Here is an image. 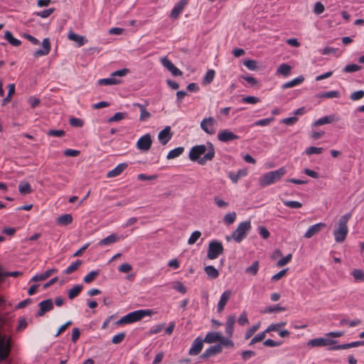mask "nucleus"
Here are the masks:
<instances>
[{
    "instance_id": "34",
    "label": "nucleus",
    "mask_w": 364,
    "mask_h": 364,
    "mask_svg": "<svg viewBox=\"0 0 364 364\" xmlns=\"http://www.w3.org/2000/svg\"><path fill=\"white\" fill-rule=\"evenodd\" d=\"M18 191L21 195H26L32 193L33 190L28 182H21L18 185Z\"/></svg>"
},
{
    "instance_id": "20",
    "label": "nucleus",
    "mask_w": 364,
    "mask_h": 364,
    "mask_svg": "<svg viewBox=\"0 0 364 364\" xmlns=\"http://www.w3.org/2000/svg\"><path fill=\"white\" fill-rule=\"evenodd\" d=\"M348 234V228H338L335 229L333 231V235L335 240L337 242H343Z\"/></svg>"
},
{
    "instance_id": "39",
    "label": "nucleus",
    "mask_w": 364,
    "mask_h": 364,
    "mask_svg": "<svg viewBox=\"0 0 364 364\" xmlns=\"http://www.w3.org/2000/svg\"><path fill=\"white\" fill-rule=\"evenodd\" d=\"M82 264V261L77 259L75 262L69 265L64 271L65 274H70L77 270L78 267Z\"/></svg>"
},
{
    "instance_id": "30",
    "label": "nucleus",
    "mask_w": 364,
    "mask_h": 364,
    "mask_svg": "<svg viewBox=\"0 0 364 364\" xmlns=\"http://www.w3.org/2000/svg\"><path fill=\"white\" fill-rule=\"evenodd\" d=\"M204 271L208 277L210 279H216L219 275L218 269L212 265L206 266L204 268Z\"/></svg>"
},
{
    "instance_id": "28",
    "label": "nucleus",
    "mask_w": 364,
    "mask_h": 364,
    "mask_svg": "<svg viewBox=\"0 0 364 364\" xmlns=\"http://www.w3.org/2000/svg\"><path fill=\"white\" fill-rule=\"evenodd\" d=\"M247 174V169H240L237 173L229 172L228 177L232 181V183H237L238 180L241 177H244Z\"/></svg>"
},
{
    "instance_id": "45",
    "label": "nucleus",
    "mask_w": 364,
    "mask_h": 364,
    "mask_svg": "<svg viewBox=\"0 0 364 364\" xmlns=\"http://www.w3.org/2000/svg\"><path fill=\"white\" fill-rule=\"evenodd\" d=\"M236 217L237 215L235 212L229 213L224 216L223 221L227 225H231L235 222Z\"/></svg>"
},
{
    "instance_id": "63",
    "label": "nucleus",
    "mask_w": 364,
    "mask_h": 364,
    "mask_svg": "<svg viewBox=\"0 0 364 364\" xmlns=\"http://www.w3.org/2000/svg\"><path fill=\"white\" fill-rule=\"evenodd\" d=\"M242 101L248 104H256L259 102V99L254 96H247L244 97Z\"/></svg>"
},
{
    "instance_id": "42",
    "label": "nucleus",
    "mask_w": 364,
    "mask_h": 364,
    "mask_svg": "<svg viewBox=\"0 0 364 364\" xmlns=\"http://www.w3.org/2000/svg\"><path fill=\"white\" fill-rule=\"evenodd\" d=\"M362 69V67L360 65H358L356 64H349L346 65L343 69V72L346 73H354L359 71Z\"/></svg>"
},
{
    "instance_id": "46",
    "label": "nucleus",
    "mask_w": 364,
    "mask_h": 364,
    "mask_svg": "<svg viewBox=\"0 0 364 364\" xmlns=\"http://www.w3.org/2000/svg\"><path fill=\"white\" fill-rule=\"evenodd\" d=\"M323 150V149L322 147L309 146L306 149L305 154L306 155L320 154L322 153Z\"/></svg>"
},
{
    "instance_id": "50",
    "label": "nucleus",
    "mask_w": 364,
    "mask_h": 364,
    "mask_svg": "<svg viewBox=\"0 0 364 364\" xmlns=\"http://www.w3.org/2000/svg\"><path fill=\"white\" fill-rule=\"evenodd\" d=\"M218 345H221L222 348H223V346H228V347H230V348H233L234 347V343H233L232 341L229 339L228 338L224 337L223 336V334H221V338H220V340H219V344Z\"/></svg>"
},
{
    "instance_id": "24",
    "label": "nucleus",
    "mask_w": 364,
    "mask_h": 364,
    "mask_svg": "<svg viewBox=\"0 0 364 364\" xmlns=\"http://www.w3.org/2000/svg\"><path fill=\"white\" fill-rule=\"evenodd\" d=\"M68 38L70 41L76 42L78 46H82L87 42V40L84 36L78 35L73 31L69 32Z\"/></svg>"
},
{
    "instance_id": "27",
    "label": "nucleus",
    "mask_w": 364,
    "mask_h": 364,
    "mask_svg": "<svg viewBox=\"0 0 364 364\" xmlns=\"http://www.w3.org/2000/svg\"><path fill=\"white\" fill-rule=\"evenodd\" d=\"M304 81V77L302 75H299L297 77L284 83L282 85V89L285 90L297 86L301 84Z\"/></svg>"
},
{
    "instance_id": "40",
    "label": "nucleus",
    "mask_w": 364,
    "mask_h": 364,
    "mask_svg": "<svg viewBox=\"0 0 364 364\" xmlns=\"http://www.w3.org/2000/svg\"><path fill=\"white\" fill-rule=\"evenodd\" d=\"M286 310L285 307L281 306L279 304H277L274 306H267L264 309L263 311V313L266 314H272L274 312H279V311H284Z\"/></svg>"
},
{
    "instance_id": "41",
    "label": "nucleus",
    "mask_w": 364,
    "mask_h": 364,
    "mask_svg": "<svg viewBox=\"0 0 364 364\" xmlns=\"http://www.w3.org/2000/svg\"><path fill=\"white\" fill-rule=\"evenodd\" d=\"M351 218V213H348L342 215L338 220V228H348L347 223Z\"/></svg>"
},
{
    "instance_id": "61",
    "label": "nucleus",
    "mask_w": 364,
    "mask_h": 364,
    "mask_svg": "<svg viewBox=\"0 0 364 364\" xmlns=\"http://www.w3.org/2000/svg\"><path fill=\"white\" fill-rule=\"evenodd\" d=\"M173 288L182 294H185L187 291L186 287L181 282H175Z\"/></svg>"
},
{
    "instance_id": "29",
    "label": "nucleus",
    "mask_w": 364,
    "mask_h": 364,
    "mask_svg": "<svg viewBox=\"0 0 364 364\" xmlns=\"http://www.w3.org/2000/svg\"><path fill=\"white\" fill-rule=\"evenodd\" d=\"M336 120L337 119H336V117L335 115L330 114V115H327V116L323 117L317 119L314 122V125L315 126H321V125L332 123Z\"/></svg>"
},
{
    "instance_id": "51",
    "label": "nucleus",
    "mask_w": 364,
    "mask_h": 364,
    "mask_svg": "<svg viewBox=\"0 0 364 364\" xmlns=\"http://www.w3.org/2000/svg\"><path fill=\"white\" fill-rule=\"evenodd\" d=\"M259 326L260 324L259 323H258L255 325H253L250 328L247 329V331L245 332V338L249 339L250 338H251L253 336V334L258 330Z\"/></svg>"
},
{
    "instance_id": "35",
    "label": "nucleus",
    "mask_w": 364,
    "mask_h": 364,
    "mask_svg": "<svg viewBox=\"0 0 364 364\" xmlns=\"http://www.w3.org/2000/svg\"><path fill=\"white\" fill-rule=\"evenodd\" d=\"M83 287L82 284L75 285L72 289L68 291V298L70 299H73L76 297L82 291Z\"/></svg>"
},
{
    "instance_id": "10",
    "label": "nucleus",
    "mask_w": 364,
    "mask_h": 364,
    "mask_svg": "<svg viewBox=\"0 0 364 364\" xmlns=\"http://www.w3.org/2000/svg\"><path fill=\"white\" fill-rule=\"evenodd\" d=\"M215 120L212 117H209L204 119L201 122L200 127L208 134L212 135L215 132Z\"/></svg>"
},
{
    "instance_id": "23",
    "label": "nucleus",
    "mask_w": 364,
    "mask_h": 364,
    "mask_svg": "<svg viewBox=\"0 0 364 364\" xmlns=\"http://www.w3.org/2000/svg\"><path fill=\"white\" fill-rule=\"evenodd\" d=\"M58 269L56 268H53L46 270L44 273L41 274H36L31 278V281L37 282L39 281H44L49 277H50L53 274L56 273Z\"/></svg>"
},
{
    "instance_id": "48",
    "label": "nucleus",
    "mask_w": 364,
    "mask_h": 364,
    "mask_svg": "<svg viewBox=\"0 0 364 364\" xmlns=\"http://www.w3.org/2000/svg\"><path fill=\"white\" fill-rule=\"evenodd\" d=\"M215 74L213 70H208L203 77V82L204 84H210L213 80Z\"/></svg>"
},
{
    "instance_id": "13",
    "label": "nucleus",
    "mask_w": 364,
    "mask_h": 364,
    "mask_svg": "<svg viewBox=\"0 0 364 364\" xmlns=\"http://www.w3.org/2000/svg\"><path fill=\"white\" fill-rule=\"evenodd\" d=\"M188 0H180L177 2L171 10L169 16L172 18H177L186 6L188 4Z\"/></svg>"
},
{
    "instance_id": "19",
    "label": "nucleus",
    "mask_w": 364,
    "mask_h": 364,
    "mask_svg": "<svg viewBox=\"0 0 364 364\" xmlns=\"http://www.w3.org/2000/svg\"><path fill=\"white\" fill-rule=\"evenodd\" d=\"M326 224L323 223H318L313 225L306 230L304 237L308 239L311 238L314 235L317 234L321 230V228H324Z\"/></svg>"
},
{
    "instance_id": "47",
    "label": "nucleus",
    "mask_w": 364,
    "mask_h": 364,
    "mask_svg": "<svg viewBox=\"0 0 364 364\" xmlns=\"http://www.w3.org/2000/svg\"><path fill=\"white\" fill-rule=\"evenodd\" d=\"M267 332H265V330L263 332H261L258 334H257L255 336H254L252 340L250 341L249 346H252L256 343L260 342L263 341L266 336V333Z\"/></svg>"
},
{
    "instance_id": "11",
    "label": "nucleus",
    "mask_w": 364,
    "mask_h": 364,
    "mask_svg": "<svg viewBox=\"0 0 364 364\" xmlns=\"http://www.w3.org/2000/svg\"><path fill=\"white\" fill-rule=\"evenodd\" d=\"M160 62L162 65L171 72L173 76H179L183 74V73L177 68L167 57L161 58Z\"/></svg>"
},
{
    "instance_id": "8",
    "label": "nucleus",
    "mask_w": 364,
    "mask_h": 364,
    "mask_svg": "<svg viewBox=\"0 0 364 364\" xmlns=\"http://www.w3.org/2000/svg\"><path fill=\"white\" fill-rule=\"evenodd\" d=\"M337 343L336 340H333L327 338H316L309 341L307 346L311 347H324L329 346H334Z\"/></svg>"
},
{
    "instance_id": "38",
    "label": "nucleus",
    "mask_w": 364,
    "mask_h": 364,
    "mask_svg": "<svg viewBox=\"0 0 364 364\" xmlns=\"http://www.w3.org/2000/svg\"><path fill=\"white\" fill-rule=\"evenodd\" d=\"M4 38L8 41V42L14 46H18L21 45V41L15 38L12 33L7 31L5 32Z\"/></svg>"
},
{
    "instance_id": "55",
    "label": "nucleus",
    "mask_w": 364,
    "mask_h": 364,
    "mask_svg": "<svg viewBox=\"0 0 364 364\" xmlns=\"http://www.w3.org/2000/svg\"><path fill=\"white\" fill-rule=\"evenodd\" d=\"M352 274L357 281H364V271L360 269H355L353 271Z\"/></svg>"
},
{
    "instance_id": "53",
    "label": "nucleus",
    "mask_w": 364,
    "mask_h": 364,
    "mask_svg": "<svg viewBox=\"0 0 364 364\" xmlns=\"http://www.w3.org/2000/svg\"><path fill=\"white\" fill-rule=\"evenodd\" d=\"M201 236V232L198 230H196L192 232L190 237L188 238V245H193L199 239Z\"/></svg>"
},
{
    "instance_id": "44",
    "label": "nucleus",
    "mask_w": 364,
    "mask_h": 364,
    "mask_svg": "<svg viewBox=\"0 0 364 364\" xmlns=\"http://www.w3.org/2000/svg\"><path fill=\"white\" fill-rule=\"evenodd\" d=\"M100 274L99 270L92 271L88 273L83 279L85 283L89 284L91 283L94 279Z\"/></svg>"
},
{
    "instance_id": "14",
    "label": "nucleus",
    "mask_w": 364,
    "mask_h": 364,
    "mask_svg": "<svg viewBox=\"0 0 364 364\" xmlns=\"http://www.w3.org/2000/svg\"><path fill=\"white\" fill-rule=\"evenodd\" d=\"M223 348L221 345L210 346L208 348L200 355V358L202 359H207L210 357L214 356L222 352Z\"/></svg>"
},
{
    "instance_id": "1",
    "label": "nucleus",
    "mask_w": 364,
    "mask_h": 364,
    "mask_svg": "<svg viewBox=\"0 0 364 364\" xmlns=\"http://www.w3.org/2000/svg\"><path fill=\"white\" fill-rule=\"evenodd\" d=\"M205 145H196L191 148L189 152V159L192 161H198L199 164L204 165L207 161H211L215 156V150L210 143Z\"/></svg>"
},
{
    "instance_id": "6",
    "label": "nucleus",
    "mask_w": 364,
    "mask_h": 364,
    "mask_svg": "<svg viewBox=\"0 0 364 364\" xmlns=\"http://www.w3.org/2000/svg\"><path fill=\"white\" fill-rule=\"evenodd\" d=\"M224 248L221 242L212 240L208 245L207 257L210 259H215L223 253Z\"/></svg>"
},
{
    "instance_id": "54",
    "label": "nucleus",
    "mask_w": 364,
    "mask_h": 364,
    "mask_svg": "<svg viewBox=\"0 0 364 364\" xmlns=\"http://www.w3.org/2000/svg\"><path fill=\"white\" fill-rule=\"evenodd\" d=\"M136 105L140 108V120L147 119L150 117V113L146 110L143 105L140 104H136Z\"/></svg>"
},
{
    "instance_id": "57",
    "label": "nucleus",
    "mask_w": 364,
    "mask_h": 364,
    "mask_svg": "<svg viewBox=\"0 0 364 364\" xmlns=\"http://www.w3.org/2000/svg\"><path fill=\"white\" fill-rule=\"evenodd\" d=\"M126 336V333L124 332L119 333L114 336H113L112 339V342L114 344H119L123 341Z\"/></svg>"
},
{
    "instance_id": "32",
    "label": "nucleus",
    "mask_w": 364,
    "mask_h": 364,
    "mask_svg": "<svg viewBox=\"0 0 364 364\" xmlns=\"http://www.w3.org/2000/svg\"><path fill=\"white\" fill-rule=\"evenodd\" d=\"M341 95L338 91L331 90L326 92H321L316 95L319 98H338Z\"/></svg>"
},
{
    "instance_id": "21",
    "label": "nucleus",
    "mask_w": 364,
    "mask_h": 364,
    "mask_svg": "<svg viewBox=\"0 0 364 364\" xmlns=\"http://www.w3.org/2000/svg\"><path fill=\"white\" fill-rule=\"evenodd\" d=\"M128 166L127 163L118 164L114 168L109 171L107 173V178H113L120 175Z\"/></svg>"
},
{
    "instance_id": "59",
    "label": "nucleus",
    "mask_w": 364,
    "mask_h": 364,
    "mask_svg": "<svg viewBox=\"0 0 364 364\" xmlns=\"http://www.w3.org/2000/svg\"><path fill=\"white\" fill-rule=\"evenodd\" d=\"M364 97V91L358 90L354 92H352L350 95V99L353 101H357L362 99Z\"/></svg>"
},
{
    "instance_id": "12",
    "label": "nucleus",
    "mask_w": 364,
    "mask_h": 364,
    "mask_svg": "<svg viewBox=\"0 0 364 364\" xmlns=\"http://www.w3.org/2000/svg\"><path fill=\"white\" fill-rule=\"evenodd\" d=\"M204 343L205 342L201 337H200V336L197 337L193 341L192 346H191V348L189 349L188 354L190 355H198L203 349Z\"/></svg>"
},
{
    "instance_id": "9",
    "label": "nucleus",
    "mask_w": 364,
    "mask_h": 364,
    "mask_svg": "<svg viewBox=\"0 0 364 364\" xmlns=\"http://www.w3.org/2000/svg\"><path fill=\"white\" fill-rule=\"evenodd\" d=\"M39 311L36 313V316H43L46 313L52 311L54 309V304L51 299H48L41 301L38 304Z\"/></svg>"
},
{
    "instance_id": "33",
    "label": "nucleus",
    "mask_w": 364,
    "mask_h": 364,
    "mask_svg": "<svg viewBox=\"0 0 364 364\" xmlns=\"http://www.w3.org/2000/svg\"><path fill=\"white\" fill-rule=\"evenodd\" d=\"M119 239V237L117 235L112 234V235L106 237L105 238L101 240L99 242V245H102V246L108 245L109 244L117 242Z\"/></svg>"
},
{
    "instance_id": "18",
    "label": "nucleus",
    "mask_w": 364,
    "mask_h": 364,
    "mask_svg": "<svg viewBox=\"0 0 364 364\" xmlns=\"http://www.w3.org/2000/svg\"><path fill=\"white\" fill-rule=\"evenodd\" d=\"M231 295L232 292L230 290H226L222 294L218 304V312L220 313L224 310V308L228 300L230 299Z\"/></svg>"
},
{
    "instance_id": "37",
    "label": "nucleus",
    "mask_w": 364,
    "mask_h": 364,
    "mask_svg": "<svg viewBox=\"0 0 364 364\" xmlns=\"http://www.w3.org/2000/svg\"><path fill=\"white\" fill-rule=\"evenodd\" d=\"M291 70V67L289 65L282 63L277 68V73L287 77L289 75Z\"/></svg>"
},
{
    "instance_id": "49",
    "label": "nucleus",
    "mask_w": 364,
    "mask_h": 364,
    "mask_svg": "<svg viewBox=\"0 0 364 364\" xmlns=\"http://www.w3.org/2000/svg\"><path fill=\"white\" fill-rule=\"evenodd\" d=\"M283 203L285 206L290 208L298 209L302 207V204L299 201L283 200Z\"/></svg>"
},
{
    "instance_id": "26",
    "label": "nucleus",
    "mask_w": 364,
    "mask_h": 364,
    "mask_svg": "<svg viewBox=\"0 0 364 364\" xmlns=\"http://www.w3.org/2000/svg\"><path fill=\"white\" fill-rule=\"evenodd\" d=\"M151 138H139L136 146L140 150L148 151L151 148Z\"/></svg>"
},
{
    "instance_id": "2",
    "label": "nucleus",
    "mask_w": 364,
    "mask_h": 364,
    "mask_svg": "<svg viewBox=\"0 0 364 364\" xmlns=\"http://www.w3.org/2000/svg\"><path fill=\"white\" fill-rule=\"evenodd\" d=\"M286 173L287 169L285 167H281L277 170L267 172L259 178V185L262 188L270 186L280 181Z\"/></svg>"
},
{
    "instance_id": "7",
    "label": "nucleus",
    "mask_w": 364,
    "mask_h": 364,
    "mask_svg": "<svg viewBox=\"0 0 364 364\" xmlns=\"http://www.w3.org/2000/svg\"><path fill=\"white\" fill-rule=\"evenodd\" d=\"M11 350V339L7 338L0 343V363L8 359Z\"/></svg>"
},
{
    "instance_id": "25",
    "label": "nucleus",
    "mask_w": 364,
    "mask_h": 364,
    "mask_svg": "<svg viewBox=\"0 0 364 364\" xmlns=\"http://www.w3.org/2000/svg\"><path fill=\"white\" fill-rule=\"evenodd\" d=\"M221 334L222 333L220 332H208L206 334L205 337L203 339L204 342L207 343H213L215 342H219L220 338H221Z\"/></svg>"
},
{
    "instance_id": "64",
    "label": "nucleus",
    "mask_w": 364,
    "mask_h": 364,
    "mask_svg": "<svg viewBox=\"0 0 364 364\" xmlns=\"http://www.w3.org/2000/svg\"><path fill=\"white\" fill-rule=\"evenodd\" d=\"M324 10H325L324 6L320 1H318L315 4L314 8V12L316 14H321L324 11Z\"/></svg>"
},
{
    "instance_id": "16",
    "label": "nucleus",
    "mask_w": 364,
    "mask_h": 364,
    "mask_svg": "<svg viewBox=\"0 0 364 364\" xmlns=\"http://www.w3.org/2000/svg\"><path fill=\"white\" fill-rule=\"evenodd\" d=\"M42 49H38L33 53V56L35 58H38L41 56L48 55L50 51V43L48 38H46L43 40L42 42Z\"/></svg>"
},
{
    "instance_id": "52",
    "label": "nucleus",
    "mask_w": 364,
    "mask_h": 364,
    "mask_svg": "<svg viewBox=\"0 0 364 364\" xmlns=\"http://www.w3.org/2000/svg\"><path fill=\"white\" fill-rule=\"evenodd\" d=\"M285 324V322L272 323L265 329V332L269 333L270 331H279V328L284 326Z\"/></svg>"
},
{
    "instance_id": "4",
    "label": "nucleus",
    "mask_w": 364,
    "mask_h": 364,
    "mask_svg": "<svg viewBox=\"0 0 364 364\" xmlns=\"http://www.w3.org/2000/svg\"><path fill=\"white\" fill-rule=\"evenodd\" d=\"M250 229V221L242 222L239 224L237 229L232 233L230 236H226V240L230 241L232 239L236 242L240 243L245 238Z\"/></svg>"
},
{
    "instance_id": "43",
    "label": "nucleus",
    "mask_w": 364,
    "mask_h": 364,
    "mask_svg": "<svg viewBox=\"0 0 364 364\" xmlns=\"http://www.w3.org/2000/svg\"><path fill=\"white\" fill-rule=\"evenodd\" d=\"M259 269V262L255 261L251 266L248 267L245 269V272L252 275H256Z\"/></svg>"
},
{
    "instance_id": "22",
    "label": "nucleus",
    "mask_w": 364,
    "mask_h": 364,
    "mask_svg": "<svg viewBox=\"0 0 364 364\" xmlns=\"http://www.w3.org/2000/svg\"><path fill=\"white\" fill-rule=\"evenodd\" d=\"M235 321L236 318L235 315H230L227 318L225 323V333L228 337L232 336Z\"/></svg>"
},
{
    "instance_id": "3",
    "label": "nucleus",
    "mask_w": 364,
    "mask_h": 364,
    "mask_svg": "<svg viewBox=\"0 0 364 364\" xmlns=\"http://www.w3.org/2000/svg\"><path fill=\"white\" fill-rule=\"evenodd\" d=\"M152 311L149 309H140L127 314L117 321V324L122 325L132 323L140 321L146 316H151Z\"/></svg>"
},
{
    "instance_id": "62",
    "label": "nucleus",
    "mask_w": 364,
    "mask_h": 364,
    "mask_svg": "<svg viewBox=\"0 0 364 364\" xmlns=\"http://www.w3.org/2000/svg\"><path fill=\"white\" fill-rule=\"evenodd\" d=\"M237 322L240 325V326H245L246 324H247L249 323V320H248V318H247V313L245 311H243L238 320H237Z\"/></svg>"
},
{
    "instance_id": "31",
    "label": "nucleus",
    "mask_w": 364,
    "mask_h": 364,
    "mask_svg": "<svg viewBox=\"0 0 364 364\" xmlns=\"http://www.w3.org/2000/svg\"><path fill=\"white\" fill-rule=\"evenodd\" d=\"M73 222V216L70 214H65L57 218V223L62 225H68Z\"/></svg>"
},
{
    "instance_id": "17",
    "label": "nucleus",
    "mask_w": 364,
    "mask_h": 364,
    "mask_svg": "<svg viewBox=\"0 0 364 364\" xmlns=\"http://www.w3.org/2000/svg\"><path fill=\"white\" fill-rule=\"evenodd\" d=\"M21 272L14 271V272H6L4 270L3 267L0 265V285L2 282H4L6 277L10 276L13 277H17L18 276L22 275ZM4 300L0 297V304L3 303Z\"/></svg>"
},
{
    "instance_id": "5",
    "label": "nucleus",
    "mask_w": 364,
    "mask_h": 364,
    "mask_svg": "<svg viewBox=\"0 0 364 364\" xmlns=\"http://www.w3.org/2000/svg\"><path fill=\"white\" fill-rule=\"evenodd\" d=\"M129 73V70L127 68L116 70L110 75L109 77L99 80L98 83L100 85H118L121 80L117 77H124Z\"/></svg>"
},
{
    "instance_id": "15",
    "label": "nucleus",
    "mask_w": 364,
    "mask_h": 364,
    "mask_svg": "<svg viewBox=\"0 0 364 364\" xmlns=\"http://www.w3.org/2000/svg\"><path fill=\"white\" fill-rule=\"evenodd\" d=\"M364 346V340L353 341V342L348 343H343V344L333 346L328 348V350H344V349L355 348V347H358V346Z\"/></svg>"
},
{
    "instance_id": "58",
    "label": "nucleus",
    "mask_w": 364,
    "mask_h": 364,
    "mask_svg": "<svg viewBox=\"0 0 364 364\" xmlns=\"http://www.w3.org/2000/svg\"><path fill=\"white\" fill-rule=\"evenodd\" d=\"M54 11H55V9L50 8V9L39 11V12H36V16H40L43 18H48L51 14H53Z\"/></svg>"
},
{
    "instance_id": "60",
    "label": "nucleus",
    "mask_w": 364,
    "mask_h": 364,
    "mask_svg": "<svg viewBox=\"0 0 364 364\" xmlns=\"http://www.w3.org/2000/svg\"><path fill=\"white\" fill-rule=\"evenodd\" d=\"M291 258H292L291 254L287 255L286 257H284L281 258L280 259H279V261L277 262V266L281 267L286 265L288 262H289L291 261Z\"/></svg>"
},
{
    "instance_id": "36",
    "label": "nucleus",
    "mask_w": 364,
    "mask_h": 364,
    "mask_svg": "<svg viewBox=\"0 0 364 364\" xmlns=\"http://www.w3.org/2000/svg\"><path fill=\"white\" fill-rule=\"evenodd\" d=\"M184 151V148L183 146H178L171 150L167 154V159H175L183 154Z\"/></svg>"
},
{
    "instance_id": "56",
    "label": "nucleus",
    "mask_w": 364,
    "mask_h": 364,
    "mask_svg": "<svg viewBox=\"0 0 364 364\" xmlns=\"http://www.w3.org/2000/svg\"><path fill=\"white\" fill-rule=\"evenodd\" d=\"M243 65L250 70H255L257 68V62L254 60H245Z\"/></svg>"
}]
</instances>
